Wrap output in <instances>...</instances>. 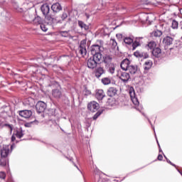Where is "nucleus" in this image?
I'll return each mask as SVG.
<instances>
[{"label":"nucleus","mask_w":182,"mask_h":182,"mask_svg":"<svg viewBox=\"0 0 182 182\" xmlns=\"http://www.w3.org/2000/svg\"><path fill=\"white\" fill-rule=\"evenodd\" d=\"M121 69L129 72L131 75H135L137 72V65H130L129 59L126 58L121 63Z\"/></svg>","instance_id":"obj_1"},{"label":"nucleus","mask_w":182,"mask_h":182,"mask_svg":"<svg viewBox=\"0 0 182 182\" xmlns=\"http://www.w3.org/2000/svg\"><path fill=\"white\" fill-rule=\"evenodd\" d=\"M141 39V38H136L134 41L133 38L127 37L124 39V43H125L126 46H131L132 50H136V48H139V46L143 43Z\"/></svg>","instance_id":"obj_2"},{"label":"nucleus","mask_w":182,"mask_h":182,"mask_svg":"<svg viewBox=\"0 0 182 182\" xmlns=\"http://www.w3.org/2000/svg\"><path fill=\"white\" fill-rule=\"evenodd\" d=\"M77 53H80L81 56H86V53H87V50H86V40L81 41L77 49Z\"/></svg>","instance_id":"obj_3"},{"label":"nucleus","mask_w":182,"mask_h":182,"mask_svg":"<svg viewBox=\"0 0 182 182\" xmlns=\"http://www.w3.org/2000/svg\"><path fill=\"white\" fill-rule=\"evenodd\" d=\"M129 96L132 103H134L135 106H139V99H137V97H136V92H134V89L133 87L129 88Z\"/></svg>","instance_id":"obj_4"},{"label":"nucleus","mask_w":182,"mask_h":182,"mask_svg":"<svg viewBox=\"0 0 182 182\" xmlns=\"http://www.w3.org/2000/svg\"><path fill=\"white\" fill-rule=\"evenodd\" d=\"M36 109L38 113H43L46 109V103L40 101L36 105Z\"/></svg>","instance_id":"obj_5"},{"label":"nucleus","mask_w":182,"mask_h":182,"mask_svg":"<svg viewBox=\"0 0 182 182\" xmlns=\"http://www.w3.org/2000/svg\"><path fill=\"white\" fill-rule=\"evenodd\" d=\"M52 96L54 99H60L62 97V88L59 86L58 88L53 89Z\"/></svg>","instance_id":"obj_6"},{"label":"nucleus","mask_w":182,"mask_h":182,"mask_svg":"<svg viewBox=\"0 0 182 182\" xmlns=\"http://www.w3.org/2000/svg\"><path fill=\"white\" fill-rule=\"evenodd\" d=\"M11 150H9V145L4 146L2 149L1 150V157H4L6 159L8 156H9L11 153Z\"/></svg>","instance_id":"obj_7"},{"label":"nucleus","mask_w":182,"mask_h":182,"mask_svg":"<svg viewBox=\"0 0 182 182\" xmlns=\"http://www.w3.org/2000/svg\"><path fill=\"white\" fill-rule=\"evenodd\" d=\"M87 109H90V112H95L99 109V103L92 101L88 104Z\"/></svg>","instance_id":"obj_8"},{"label":"nucleus","mask_w":182,"mask_h":182,"mask_svg":"<svg viewBox=\"0 0 182 182\" xmlns=\"http://www.w3.org/2000/svg\"><path fill=\"white\" fill-rule=\"evenodd\" d=\"M110 52L112 53V55H116L117 52H119V46H117V42H116V40L114 39L112 40V47Z\"/></svg>","instance_id":"obj_9"},{"label":"nucleus","mask_w":182,"mask_h":182,"mask_svg":"<svg viewBox=\"0 0 182 182\" xmlns=\"http://www.w3.org/2000/svg\"><path fill=\"white\" fill-rule=\"evenodd\" d=\"M97 63H97L93 58L90 57L87 60V68H89V69H95V68L97 66Z\"/></svg>","instance_id":"obj_10"},{"label":"nucleus","mask_w":182,"mask_h":182,"mask_svg":"<svg viewBox=\"0 0 182 182\" xmlns=\"http://www.w3.org/2000/svg\"><path fill=\"white\" fill-rule=\"evenodd\" d=\"M46 22L48 25H53V23H62V21H56V19L50 16H46Z\"/></svg>","instance_id":"obj_11"},{"label":"nucleus","mask_w":182,"mask_h":182,"mask_svg":"<svg viewBox=\"0 0 182 182\" xmlns=\"http://www.w3.org/2000/svg\"><path fill=\"white\" fill-rule=\"evenodd\" d=\"M24 18L27 22H30V23H32V22H33V19L35 18V13L27 12L25 14Z\"/></svg>","instance_id":"obj_12"},{"label":"nucleus","mask_w":182,"mask_h":182,"mask_svg":"<svg viewBox=\"0 0 182 182\" xmlns=\"http://www.w3.org/2000/svg\"><path fill=\"white\" fill-rule=\"evenodd\" d=\"M53 14H58L62 11V6L59 3H55L51 6Z\"/></svg>","instance_id":"obj_13"},{"label":"nucleus","mask_w":182,"mask_h":182,"mask_svg":"<svg viewBox=\"0 0 182 182\" xmlns=\"http://www.w3.org/2000/svg\"><path fill=\"white\" fill-rule=\"evenodd\" d=\"M104 73H105V69H103V68L102 67L97 68L94 71V75L95 77H97V79H99V77H100L102 75H104Z\"/></svg>","instance_id":"obj_14"},{"label":"nucleus","mask_w":182,"mask_h":182,"mask_svg":"<svg viewBox=\"0 0 182 182\" xmlns=\"http://www.w3.org/2000/svg\"><path fill=\"white\" fill-rule=\"evenodd\" d=\"M19 115L24 119H29L32 116V111L31 110H23L19 112Z\"/></svg>","instance_id":"obj_15"},{"label":"nucleus","mask_w":182,"mask_h":182,"mask_svg":"<svg viewBox=\"0 0 182 182\" xmlns=\"http://www.w3.org/2000/svg\"><path fill=\"white\" fill-rule=\"evenodd\" d=\"M41 9L42 14L45 16H46V15H48L50 11V7L49 6V5H48V4H45L41 6Z\"/></svg>","instance_id":"obj_16"},{"label":"nucleus","mask_w":182,"mask_h":182,"mask_svg":"<svg viewBox=\"0 0 182 182\" xmlns=\"http://www.w3.org/2000/svg\"><path fill=\"white\" fill-rule=\"evenodd\" d=\"M106 95H105V91L103 90H97L95 93V97L97 100H103V98Z\"/></svg>","instance_id":"obj_17"},{"label":"nucleus","mask_w":182,"mask_h":182,"mask_svg":"<svg viewBox=\"0 0 182 182\" xmlns=\"http://www.w3.org/2000/svg\"><path fill=\"white\" fill-rule=\"evenodd\" d=\"M100 46L93 45L90 47V51L92 55H96V53H100Z\"/></svg>","instance_id":"obj_18"},{"label":"nucleus","mask_w":182,"mask_h":182,"mask_svg":"<svg viewBox=\"0 0 182 182\" xmlns=\"http://www.w3.org/2000/svg\"><path fill=\"white\" fill-rule=\"evenodd\" d=\"M119 79L126 83V82H129V79H130V75L126 72L122 73L119 76Z\"/></svg>","instance_id":"obj_19"},{"label":"nucleus","mask_w":182,"mask_h":182,"mask_svg":"<svg viewBox=\"0 0 182 182\" xmlns=\"http://www.w3.org/2000/svg\"><path fill=\"white\" fill-rule=\"evenodd\" d=\"M174 41V38H173V37H170V36H166L163 42L164 43H165L167 46H170V45H173V41Z\"/></svg>","instance_id":"obj_20"},{"label":"nucleus","mask_w":182,"mask_h":182,"mask_svg":"<svg viewBox=\"0 0 182 182\" xmlns=\"http://www.w3.org/2000/svg\"><path fill=\"white\" fill-rule=\"evenodd\" d=\"M152 55L155 58H160L161 56V49L159 47H156L152 50Z\"/></svg>","instance_id":"obj_21"},{"label":"nucleus","mask_w":182,"mask_h":182,"mask_svg":"<svg viewBox=\"0 0 182 182\" xmlns=\"http://www.w3.org/2000/svg\"><path fill=\"white\" fill-rule=\"evenodd\" d=\"M107 95L109 97H113L117 95V90L115 87H109L107 90Z\"/></svg>","instance_id":"obj_22"},{"label":"nucleus","mask_w":182,"mask_h":182,"mask_svg":"<svg viewBox=\"0 0 182 182\" xmlns=\"http://www.w3.org/2000/svg\"><path fill=\"white\" fill-rule=\"evenodd\" d=\"M24 134H25V131H23L22 128H18L16 130L15 135L18 139H22Z\"/></svg>","instance_id":"obj_23"},{"label":"nucleus","mask_w":182,"mask_h":182,"mask_svg":"<svg viewBox=\"0 0 182 182\" xmlns=\"http://www.w3.org/2000/svg\"><path fill=\"white\" fill-rule=\"evenodd\" d=\"M43 22V20L41 16H34V18L33 20L32 23H34V25H41V23Z\"/></svg>","instance_id":"obj_24"},{"label":"nucleus","mask_w":182,"mask_h":182,"mask_svg":"<svg viewBox=\"0 0 182 182\" xmlns=\"http://www.w3.org/2000/svg\"><path fill=\"white\" fill-rule=\"evenodd\" d=\"M23 103L26 106H33L35 105V100L32 97H28L24 100Z\"/></svg>","instance_id":"obj_25"},{"label":"nucleus","mask_w":182,"mask_h":182,"mask_svg":"<svg viewBox=\"0 0 182 182\" xmlns=\"http://www.w3.org/2000/svg\"><path fill=\"white\" fill-rule=\"evenodd\" d=\"M91 58H93V59L95 60V62L97 63H99V62L100 60H102V53H97L95 54H92V57H91Z\"/></svg>","instance_id":"obj_26"},{"label":"nucleus","mask_w":182,"mask_h":182,"mask_svg":"<svg viewBox=\"0 0 182 182\" xmlns=\"http://www.w3.org/2000/svg\"><path fill=\"white\" fill-rule=\"evenodd\" d=\"M106 67L108 68V72L111 73V75H113V73H114V70L116 69V66H114V64L109 63L106 65Z\"/></svg>","instance_id":"obj_27"},{"label":"nucleus","mask_w":182,"mask_h":182,"mask_svg":"<svg viewBox=\"0 0 182 182\" xmlns=\"http://www.w3.org/2000/svg\"><path fill=\"white\" fill-rule=\"evenodd\" d=\"M156 46H157V43H156V42L154 41H150L147 44V48L150 49V50H154L155 48H157Z\"/></svg>","instance_id":"obj_28"},{"label":"nucleus","mask_w":182,"mask_h":182,"mask_svg":"<svg viewBox=\"0 0 182 182\" xmlns=\"http://www.w3.org/2000/svg\"><path fill=\"white\" fill-rule=\"evenodd\" d=\"M78 26L80 27L81 29H85V31H87V29H89V26L86 25L82 21H78Z\"/></svg>","instance_id":"obj_29"},{"label":"nucleus","mask_w":182,"mask_h":182,"mask_svg":"<svg viewBox=\"0 0 182 182\" xmlns=\"http://www.w3.org/2000/svg\"><path fill=\"white\" fill-rule=\"evenodd\" d=\"M112 58L110 55H105V57L104 58V63H106V65H110V63H112Z\"/></svg>","instance_id":"obj_30"},{"label":"nucleus","mask_w":182,"mask_h":182,"mask_svg":"<svg viewBox=\"0 0 182 182\" xmlns=\"http://www.w3.org/2000/svg\"><path fill=\"white\" fill-rule=\"evenodd\" d=\"M151 65H153V63H151V61L145 62L144 65V70H149V69H151Z\"/></svg>","instance_id":"obj_31"},{"label":"nucleus","mask_w":182,"mask_h":182,"mask_svg":"<svg viewBox=\"0 0 182 182\" xmlns=\"http://www.w3.org/2000/svg\"><path fill=\"white\" fill-rule=\"evenodd\" d=\"M102 83L103 85H110V83H112V80L109 77H104L102 79Z\"/></svg>","instance_id":"obj_32"},{"label":"nucleus","mask_w":182,"mask_h":182,"mask_svg":"<svg viewBox=\"0 0 182 182\" xmlns=\"http://www.w3.org/2000/svg\"><path fill=\"white\" fill-rule=\"evenodd\" d=\"M134 56H136V58H143L144 55L143 54V52L137 50L134 53Z\"/></svg>","instance_id":"obj_33"},{"label":"nucleus","mask_w":182,"mask_h":182,"mask_svg":"<svg viewBox=\"0 0 182 182\" xmlns=\"http://www.w3.org/2000/svg\"><path fill=\"white\" fill-rule=\"evenodd\" d=\"M0 166L1 167H5L6 166V158L5 157H1L0 159Z\"/></svg>","instance_id":"obj_34"},{"label":"nucleus","mask_w":182,"mask_h":182,"mask_svg":"<svg viewBox=\"0 0 182 182\" xmlns=\"http://www.w3.org/2000/svg\"><path fill=\"white\" fill-rule=\"evenodd\" d=\"M171 27L173 29H177L178 28V22L176 20H173Z\"/></svg>","instance_id":"obj_35"},{"label":"nucleus","mask_w":182,"mask_h":182,"mask_svg":"<svg viewBox=\"0 0 182 182\" xmlns=\"http://www.w3.org/2000/svg\"><path fill=\"white\" fill-rule=\"evenodd\" d=\"M163 35V33L161 31H156L154 32V36H155L156 38H160V36H161Z\"/></svg>","instance_id":"obj_36"},{"label":"nucleus","mask_w":182,"mask_h":182,"mask_svg":"<svg viewBox=\"0 0 182 182\" xmlns=\"http://www.w3.org/2000/svg\"><path fill=\"white\" fill-rule=\"evenodd\" d=\"M41 29L43 31V32H46V31H48V26H46V25L43 24V23H41Z\"/></svg>","instance_id":"obj_37"},{"label":"nucleus","mask_w":182,"mask_h":182,"mask_svg":"<svg viewBox=\"0 0 182 182\" xmlns=\"http://www.w3.org/2000/svg\"><path fill=\"white\" fill-rule=\"evenodd\" d=\"M100 114H102V112L98 111L92 117L93 120H97V117H99V116H100Z\"/></svg>","instance_id":"obj_38"},{"label":"nucleus","mask_w":182,"mask_h":182,"mask_svg":"<svg viewBox=\"0 0 182 182\" xmlns=\"http://www.w3.org/2000/svg\"><path fill=\"white\" fill-rule=\"evenodd\" d=\"M4 126H5V127H8L9 129L10 133H12V131L14 130L12 125L9 124H5Z\"/></svg>","instance_id":"obj_39"},{"label":"nucleus","mask_w":182,"mask_h":182,"mask_svg":"<svg viewBox=\"0 0 182 182\" xmlns=\"http://www.w3.org/2000/svg\"><path fill=\"white\" fill-rule=\"evenodd\" d=\"M6 177V174L5 173V172H0V178H2V180H5Z\"/></svg>","instance_id":"obj_40"},{"label":"nucleus","mask_w":182,"mask_h":182,"mask_svg":"<svg viewBox=\"0 0 182 182\" xmlns=\"http://www.w3.org/2000/svg\"><path fill=\"white\" fill-rule=\"evenodd\" d=\"M66 18H68V14L66 13H63L61 16V19L62 21H65V19H66Z\"/></svg>","instance_id":"obj_41"},{"label":"nucleus","mask_w":182,"mask_h":182,"mask_svg":"<svg viewBox=\"0 0 182 182\" xmlns=\"http://www.w3.org/2000/svg\"><path fill=\"white\" fill-rule=\"evenodd\" d=\"M61 35L62 36H65V38H66V36L69 35V33L68 31H61Z\"/></svg>","instance_id":"obj_42"},{"label":"nucleus","mask_w":182,"mask_h":182,"mask_svg":"<svg viewBox=\"0 0 182 182\" xmlns=\"http://www.w3.org/2000/svg\"><path fill=\"white\" fill-rule=\"evenodd\" d=\"M165 159H166V161L167 163H168L169 164H171V166H173V167H176V164H172L168 159L166 156H164Z\"/></svg>","instance_id":"obj_43"},{"label":"nucleus","mask_w":182,"mask_h":182,"mask_svg":"<svg viewBox=\"0 0 182 182\" xmlns=\"http://www.w3.org/2000/svg\"><path fill=\"white\" fill-rule=\"evenodd\" d=\"M157 159L159 160L160 161H161V160H163V155L159 154V155L158 156Z\"/></svg>","instance_id":"obj_44"},{"label":"nucleus","mask_w":182,"mask_h":182,"mask_svg":"<svg viewBox=\"0 0 182 182\" xmlns=\"http://www.w3.org/2000/svg\"><path fill=\"white\" fill-rule=\"evenodd\" d=\"M17 11L18 12H23V10L22 9V8H18Z\"/></svg>","instance_id":"obj_45"},{"label":"nucleus","mask_w":182,"mask_h":182,"mask_svg":"<svg viewBox=\"0 0 182 182\" xmlns=\"http://www.w3.org/2000/svg\"><path fill=\"white\" fill-rule=\"evenodd\" d=\"M157 141V143H158V146H159V151H160V152L163 151L161 150V148L160 147V144H159V141Z\"/></svg>","instance_id":"obj_46"},{"label":"nucleus","mask_w":182,"mask_h":182,"mask_svg":"<svg viewBox=\"0 0 182 182\" xmlns=\"http://www.w3.org/2000/svg\"><path fill=\"white\" fill-rule=\"evenodd\" d=\"M16 139V138L15 137V136H11V141H15Z\"/></svg>","instance_id":"obj_47"},{"label":"nucleus","mask_w":182,"mask_h":182,"mask_svg":"<svg viewBox=\"0 0 182 182\" xmlns=\"http://www.w3.org/2000/svg\"><path fill=\"white\" fill-rule=\"evenodd\" d=\"M50 112L52 113V115L55 114V109H50Z\"/></svg>","instance_id":"obj_48"},{"label":"nucleus","mask_w":182,"mask_h":182,"mask_svg":"<svg viewBox=\"0 0 182 182\" xmlns=\"http://www.w3.org/2000/svg\"><path fill=\"white\" fill-rule=\"evenodd\" d=\"M85 16L87 18V19H89L90 18V15L85 14Z\"/></svg>","instance_id":"obj_49"},{"label":"nucleus","mask_w":182,"mask_h":182,"mask_svg":"<svg viewBox=\"0 0 182 182\" xmlns=\"http://www.w3.org/2000/svg\"><path fill=\"white\" fill-rule=\"evenodd\" d=\"M15 147V144H12L11 146V150H14V148Z\"/></svg>","instance_id":"obj_50"},{"label":"nucleus","mask_w":182,"mask_h":182,"mask_svg":"<svg viewBox=\"0 0 182 182\" xmlns=\"http://www.w3.org/2000/svg\"><path fill=\"white\" fill-rule=\"evenodd\" d=\"M75 167H76V168H77V170H79L80 171V169H79V167H77V166H76V164H74Z\"/></svg>","instance_id":"obj_51"},{"label":"nucleus","mask_w":182,"mask_h":182,"mask_svg":"<svg viewBox=\"0 0 182 182\" xmlns=\"http://www.w3.org/2000/svg\"><path fill=\"white\" fill-rule=\"evenodd\" d=\"M26 127H29V124H26Z\"/></svg>","instance_id":"obj_52"},{"label":"nucleus","mask_w":182,"mask_h":182,"mask_svg":"<svg viewBox=\"0 0 182 182\" xmlns=\"http://www.w3.org/2000/svg\"><path fill=\"white\" fill-rule=\"evenodd\" d=\"M148 120H149V123H151V122H150V119H148Z\"/></svg>","instance_id":"obj_53"},{"label":"nucleus","mask_w":182,"mask_h":182,"mask_svg":"<svg viewBox=\"0 0 182 182\" xmlns=\"http://www.w3.org/2000/svg\"><path fill=\"white\" fill-rule=\"evenodd\" d=\"M179 173H180L181 174V176H182V171H181V172L179 171Z\"/></svg>","instance_id":"obj_54"}]
</instances>
